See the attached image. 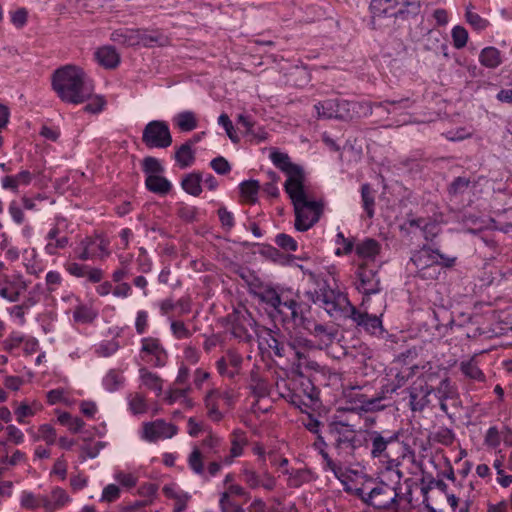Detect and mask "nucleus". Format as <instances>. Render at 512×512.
Returning <instances> with one entry per match:
<instances>
[{"label":"nucleus","instance_id":"nucleus-1","mask_svg":"<svg viewBox=\"0 0 512 512\" xmlns=\"http://www.w3.org/2000/svg\"><path fill=\"white\" fill-rule=\"evenodd\" d=\"M305 274L314 285L313 289L305 292L306 297L323 308L330 317L344 318L352 306L347 294L339 289L331 288L325 280L312 271H307Z\"/></svg>","mask_w":512,"mask_h":512},{"label":"nucleus","instance_id":"nucleus-2","mask_svg":"<svg viewBox=\"0 0 512 512\" xmlns=\"http://www.w3.org/2000/svg\"><path fill=\"white\" fill-rule=\"evenodd\" d=\"M360 308L361 310H358L352 305L344 318L351 319L358 327L371 335H383L382 316L386 308L385 298H378L374 304L370 297H363Z\"/></svg>","mask_w":512,"mask_h":512},{"label":"nucleus","instance_id":"nucleus-3","mask_svg":"<svg viewBox=\"0 0 512 512\" xmlns=\"http://www.w3.org/2000/svg\"><path fill=\"white\" fill-rule=\"evenodd\" d=\"M286 193L294 206L295 229L305 232L312 228L320 219L323 210L322 203L308 199L305 185Z\"/></svg>","mask_w":512,"mask_h":512},{"label":"nucleus","instance_id":"nucleus-4","mask_svg":"<svg viewBox=\"0 0 512 512\" xmlns=\"http://www.w3.org/2000/svg\"><path fill=\"white\" fill-rule=\"evenodd\" d=\"M94 92L93 80L82 68L66 65V102L72 104L85 103L87 97Z\"/></svg>","mask_w":512,"mask_h":512},{"label":"nucleus","instance_id":"nucleus-5","mask_svg":"<svg viewBox=\"0 0 512 512\" xmlns=\"http://www.w3.org/2000/svg\"><path fill=\"white\" fill-rule=\"evenodd\" d=\"M438 373L432 368L421 373L408 388L409 406L413 412H421L430 404V396L434 391V383Z\"/></svg>","mask_w":512,"mask_h":512},{"label":"nucleus","instance_id":"nucleus-6","mask_svg":"<svg viewBox=\"0 0 512 512\" xmlns=\"http://www.w3.org/2000/svg\"><path fill=\"white\" fill-rule=\"evenodd\" d=\"M329 431L339 454L352 455L361 445L357 431L351 424L343 421L333 422L329 426Z\"/></svg>","mask_w":512,"mask_h":512},{"label":"nucleus","instance_id":"nucleus-7","mask_svg":"<svg viewBox=\"0 0 512 512\" xmlns=\"http://www.w3.org/2000/svg\"><path fill=\"white\" fill-rule=\"evenodd\" d=\"M270 160L287 176L284 184L285 192L305 185V173L303 168L300 165L293 163L288 154L279 151H272L270 153Z\"/></svg>","mask_w":512,"mask_h":512},{"label":"nucleus","instance_id":"nucleus-8","mask_svg":"<svg viewBox=\"0 0 512 512\" xmlns=\"http://www.w3.org/2000/svg\"><path fill=\"white\" fill-rule=\"evenodd\" d=\"M240 478L250 489H264L265 491H273L276 488L277 480L267 469L261 471L248 462L242 464L240 470Z\"/></svg>","mask_w":512,"mask_h":512},{"label":"nucleus","instance_id":"nucleus-9","mask_svg":"<svg viewBox=\"0 0 512 512\" xmlns=\"http://www.w3.org/2000/svg\"><path fill=\"white\" fill-rule=\"evenodd\" d=\"M143 143L149 148H167L172 144V136L165 121L153 120L149 122L142 134Z\"/></svg>","mask_w":512,"mask_h":512},{"label":"nucleus","instance_id":"nucleus-10","mask_svg":"<svg viewBox=\"0 0 512 512\" xmlns=\"http://www.w3.org/2000/svg\"><path fill=\"white\" fill-rule=\"evenodd\" d=\"M370 443V454L374 459H388L390 458V450L395 445H399V432H394L388 436H384L382 432L370 431L368 433Z\"/></svg>","mask_w":512,"mask_h":512},{"label":"nucleus","instance_id":"nucleus-11","mask_svg":"<svg viewBox=\"0 0 512 512\" xmlns=\"http://www.w3.org/2000/svg\"><path fill=\"white\" fill-rule=\"evenodd\" d=\"M313 347L312 342L306 338L297 337L287 343V348L290 354L293 365L297 370L308 368L317 370L319 365L308 359V350Z\"/></svg>","mask_w":512,"mask_h":512},{"label":"nucleus","instance_id":"nucleus-12","mask_svg":"<svg viewBox=\"0 0 512 512\" xmlns=\"http://www.w3.org/2000/svg\"><path fill=\"white\" fill-rule=\"evenodd\" d=\"M139 355L144 362L153 367L165 366L168 358L167 351L162 346L160 340L154 337H145L141 339Z\"/></svg>","mask_w":512,"mask_h":512},{"label":"nucleus","instance_id":"nucleus-13","mask_svg":"<svg viewBox=\"0 0 512 512\" xmlns=\"http://www.w3.org/2000/svg\"><path fill=\"white\" fill-rule=\"evenodd\" d=\"M178 433V427L163 419L145 422L142 424L141 438L147 442L170 439Z\"/></svg>","mask_w":512,"mask_h":512},{"label":"nucleus","instance_id":"nucleus-14","mask_svg":"<svg viewBox=\"0 0 512 512\" xmlns=\"http://www.w3.org/2000/svg\"><path fill=\"white\" fill-rule=\"evenodd\" d=\"M398 493L396 489L387 485L380 484L373 488L366 496L362 495L363 500L375 509H388L394 503Z\"/></svg>","mask_w":512,"mask_h":512},{"label":"nucleus","instance_id":"nucleus-15","mask_svg":"<svg viewBox=\"0 0 512 512\" xmlns=\"http://www.w3.org/2000/svg\"><path fill=\"white\" fill-rule=\"evenodd\" d=\"M346 106L347 100L334 98L316 103L314 109L319 118L347 121L350 114L347 113Z\"/></svg>","mask_w":512,"mask_h":512},{"label":"nucleus","instance_id":"nucleus-16","mask_svg":"<svg viewBox=\"0 0 512 512\" xmlns=\"http://www.w3.org/2000/svg\"><path fill=\"white\" fill-rule=\"evenodd\" d=\"M357 277L359 279L357 289L360 293L363 294V297L371 298L372 294H377L380 292V279L377 276V272L368 269L366 264L359 265L357 270Z\"/></svg>","mask_w":512,"mask_h":512},{"label":"nucleus","instance_id":"nucleus-17","mask_svg":"<svg viewBox=\"0 0 512 512\" xmlns=\"http://www.w3.org/2000/svg\"><path fill=\"white\" fill-rule=\"evenodd\" d=\"M294 369L298 375L296 376L297 384L293 391L297 394L298 401L292 402V404L300 408L302 405L307 406L308 402L317 400V391L312 382L302 376L301 369L297 370L296 367Z\"/></svg>","mask_w":512,"mask_h":512},{"label":"nucleus","instance_id":"nucleus-18","mask_svg":"<svg viewBox=\"0 0 512 512\" xmlns=\"http://www.w3.org/2000/svg\"><path fill=\"white\" fill-rule=\"evenodd\" d=\"M125 38L123 42L128 45H143L146 47H152L155 44L162 45L165 41V37L155 31L131 30L127 32Z\"/></svg>","mask_w":512,"mask_h":512},{"label":"nucleus","instance_id":"nucleus-19","mask_svg":"<svg viewBox=\"0 0 512 512\" xmlns=\"http://www.w3.org/2000/svg\"><path fill=\"white\" fill-rule=\"evenodd\" d=\"M70 305L72 300L75 301V306L71 308L72 321L74 325H86L92 323L97 318V311L88 304L79 301L77 297H68Z\"/></svg>","mask_w":512,"mask_h":512},{"label":"nucleus","instance_id":"nucleus-20","mask_svg":"<svg viewBox=\"0 0 512 512\" xmlns=\"http://www.w3.org/2000/svg\"><path fill=\"white\" fill-rule=\"evenodd\" d=\"M444 259V256L438 251L432 250L429 247H423L412 255L411 262L419 271L428 266H432V264H441Z\"/></svg>","mask_w":512,"mask_h":512},{"label":"nucleus","instance_id":"nucleus-21","mask_svg":"<svg viewBox=\"0 0 512 512\" xmlns=\"http://www.w3.org/2000/svg\"><path fill=\"white\" fill-rule=\"evenodd\" d=\"M230 454L223 459L224 465H231L235 458L243 455L244 448L248 444L246 433L241 429H235L230 435Z\"/></svg>","mask_w":512,"mask_h":512},{"label":"nucleus","instance_id":"nucleus-22","mask_svg":"<svg viewBox=\"0 0 512 512\" xmlns=\"http://www.w3.org/2000/svg\"><path fill=\"white\" fill-rule=\"evenodd\" d=\"M299 303L293 298H289L281 293L280 305L276 307V311L283 316L284 319H291L294 323H303V316L299 313Z\"/></svg>","mask_w":512,"mask_h":512},{"label":"nucleus","instance_id":"nucleus-23","mask_svg":"<svg viewBox=\"0 0 512 512\" xmlns=\"http://www.w3.org/2000/svg\"><path fill=\"white\" fill-rule=\"evenodd\" d=\"M21 508L25 510L50 509L55 510L57 505L48 503V498L30 491H23L20 496Z\"/></svg>","mask_w":512,"mask_h":512},{"label":"nucleus","instance_id":"nucleus-24","mask_svg":"<svg viewBox=\"0 0 512 512\" xmlns=\"http://www.w3.org/2000/svg\"><path fill=\"white\" fill-rule=\"evenodd\" d=\"M140 386L144 387L160 396L163 392L164 380L155 372L150 371L146 367L139 368Z\"/></svg>","mask_w":512,"mask_h":512},{"label":"nucleus","instance_id":"nucleus-25","mask_svg":"<svg viewBox=\"0 0 512 512\" xmlns=\"http://www.w3.org/2000/svg\"><path fill=\"white\" fill-rule=\"evenodd\" d=\"M397 0H372L370 10L373 18L397 17L401 10H397Z\"/></svg>","mask_w":512,"mask_h":512},{"label":"nucleus","instance_id":"nucleus-26","mask_svg":"<svg viewBox=\"0 0 512 512\" xmlns=\"http://www.w3.org/2000/svg\"><path fill=\"white\" fill-rule=\"evenodd\" d=\"M382 397L368 398L365 394L355 393L350 398V403L354 404L353 410L363 412H375L384 409L381 404Z\"/></svg>","mask_w":512,"mask_h":512},{"label":"nucleus","instance_id":"nucleus-27","mask_svg":"<svg viewBox=\"0 0 512 512\" xmlns=\"http://www.w3.org/2000/svg\"><path fill=\"white\" fill-rule=\"evenodd\" d=\"M381 245L378 241L372 238H366L358 242L355 246V253L363 261H374L380 254Z\"/></svg>","mask_w":512,"mask_h":512},{"label":"nucleus","instance_id":"nucleus-28","mask_svg":"<svg viewBox=\"0 0 512 512\" xmlns=\"http://www.w3.org/2000/svg\"><path fill=\"white\" fill-rule=\"evenodd\" d=\"M220 397L221 391L217 388H212L207 392L204 398L207 415L209 419L214 422H219L223 418V412L220 410L219 406Z\"/></svg>","mask_w":512,"mask_h":512},{"label":"nucleus","instance_id":"nucleus-29","mask_svg":"<svg viewBox=\"0 0 512 512\" xmlns=\"http://www.w3.org/2000/svg\"><path fill=\"white\" fill-rule=\"evenodd\" d=\"M43 409V405L38 400L22 401L14 410L16 420L20 424L26 423V418L35 416Z\"/></svg>","mask_w":512,"mask_h":512},{"label":"nucleus","instance_id":"nucleus-30","mask_svg":"<svg viewBox=\"0 0 512 512\" xmlns=\"http://www.w3.org/2000/svg\"><path fill=\"white\" fill-rule=\"evenodd\" d=\"M94 245L104 247V240L100 238L85 237L75 249L76 257L80 260H88L98 255Z\"/></svg>","mask_w":512,"mask_h":512},{"label":"nucleus","instance_id":"nucleus-31","mask_svg":"<svg viewBox=\"0 0 512 512\" xmlns=\"http://www.w3.org/2000/svg\"><path fill=\"white\" fill-rule=\"evenodd\" d=\"M282 473L287 475V485L293 488H298L314 478L309 469H284Z\"/></svg>","mask_w":512,"mask_h":512},{"label":"nucleus","instance_id":"nucleus-32","mask_svg":"<svg viewBox=\"0 0 512 512\" xmlns=\"http://www.w3.org/2000/svg\"><path fill=\"white\" fill-rule=\"evenodd\" d=\"M373 107H375V104H372L371 102L347 100L346 110L347 113L350 114L347 121L371 116L373 113Z\"/></svg>","mask_w":512,"mask_h":512},{"label":"nucleus","instance_id":"nucleus-33","mask_svg":"<svg viewBox=\"0 0 512 512\" xmlns=\"http://www.w3.org/2000/svg\"><path fill=\"white\" fill-rule=\"evenodd\" d=\"M97 62L105 68H115L119 62L120 57L115 48L111 46H104L95 52Z\"/></svg>","mask_w":512,"mask_h":512},{"label":"nucleus","instance_id":"nucleus-34","mask_svg":"<svg viewBox=\"0 0 512 512\" xmlns=\"http://www.w3.org/2000/svg\"><path fill=\"white\" fill-rule=\"evenodd\" d=\"M145 186L150 192L158 195H166L172 189V183L162 174L146 177Z\"/></svg>","mask_w":512,"mask_h":512},{"label":"nucleus","instance_id":"nucleus-35","mask_svg":"<svg viewBox=\"0 0 512 512\" xmlns=\"http://www.w3.org/2000/svg\"><path fill=\"white\" fill-rule=\"evenodd\" d=\"M297 380L296 376L291 378H279L275 382V387L278 394L292 404V402L298 401L297 394L294 393Z\"/></svg>","mask_w":512,"mask_h":512},{"label":"nucleus","instance_id":"nucleus-36","mask_svg":"<svg viewBox=\"0 0 512 512\" xmlns=\"http://www.w3.org/2000/svg\"><path fill=\"white\" fill-rule=\"evenodd\" d=\"M203 180V175L200 172H191L186 174L182 181H181V187L182 189L192 195V196H199L202 192L201 183Z\"/></svg>","mask_w":512,"mask_h":512},{"label":"nucleus","instance_id":"nucleus-37","mask_svg":"<svg viewBox=\"0 0 512 512\" xmlns=\"http://www.w3.org/2000/svg\"><path fill=\"white\" fill-rule=\"evenodd\" d=\"M126 399L128 409L133 415L144 414L149 409L146 396L141 392H131Z\"/></svg>","mask_w":512,"mask_h":512},{"label":"nucleus","instance_id":"nucleus-38","mask_svg":"<svg viewBox=\"0 0 512 512\" xmlns=\"http://www.w3.org/2000/svg\"><path fill=\"white\" fill-rule=\"evenodd\" d=\"M311 335L318 338L320 342L325 345L331 344L336 337V330L329 328L326 325L313 323L312 326H305Z\"/></svg>","mask_w":512,"mask_h":512},{"label":"nucleus","instance_id":"nucleus-39","mask_svg":"<svg viewBox=\"0 0 512 512\" xmlns=\"http://www.w3.org/2000/svg\"><path fill=\"white\" fill-rule=\"evenodd\" d=\"M413 101L406 97L397 100H385L383 102L375 103V108L382 110L385 114H391L403 109H408L412 106Z\"/></svg>","mask_w":512,"mask_h":512},{"label":"nucleus","instance_id":"nucleus-40","mask_svg":"<svg viewBox=\"0 0 512 512\" xmlns=\"http://www.w3.org/2000/svg\"><path fill=\"white\" fill-rule=\"evenodd\" d=\"M32 180V175L29 171L23 170L14 176H5L2 178V187L4 189H10L14 192L17 191L21 185H28Z\"/></svg>","mask_w":512,"mask_h":512},{"label":"nucleus","instance_id":"nucleus-41","mask_svg":"<svg viewBox=\"0 0 512 512\" xmlns=\"http://www.w3.org/2000/svg\"><path fill=\"white\" fill-rule=\"evenodd\" d=\"M125 377L120 370L111 369L103 377L102 385L108 392H115L123 387Z\"/></svg>","mask_w":512,"mask_h":512},{"label":"nucleus","instance_id":"nucleus-42","mask_svg":"<svg viewBox=\"0 0 512 512\" xmlns=\"http://www.w3.org/2000/svg\"><path fill=\"white\" fill-rule=\"evenodd\" d=\"M409 225L410 227L421 229L426 240H432L440 231L439 225L435 221H429L423 218L410 220Z\"/></svg>","mask_w":512,"mask_h":512},{"label":"nucleus","instance_id":"nucleus-43","mask_svg":"<svg viewBox=\"0 0 512 512\" xmlns=\"http://www.w3.org/2000/svg\"><path fill=\"white\" fill-rule=\"evenodd\" d=\"M249 388L258 398H263L270 394V384L255 371L251 372Z\"/></svg>","mask_w":512,"mask_h":512},{"label":"nucleus","instance_id":"nucleus-44","mask_svg":"<svg viewBox=\"0 0 512 512\" xmlns=\"http://www.w3.org/2000/svg\"><path fill=\"white\" fill-rule=\"evenodd\" d=\"M175 160L182 169L190 167L195 161L192 143L186 142L181 145L175 152Z\"/></svg>","mask_w":512,"mask_h":512},{"label":"nucleus","instance_id":"nucleus-45","mask_svg":"<svg viewBox=\"0 0 512 512\" xmlns=\"http://www.w3.org/2000/svg\"><path fill=\"white\" fill-rule=\"evenodd\" d=\"M433 393L435 394V396L437 397V399L439 400V404H440V409L447 413L448 411V407H447V404H446V400L448 398H451L454 391L450 385V381L448 378H444L440 381L439 385L435 388L434 387V391Z\"/></svg>","mask_w":512,"mask_h":512},{"label":"nucleus","instance_id":"nucleus-46","mask_svg":"<svg viewBox=\"0 0 512 512\" xmlns=\"http://www.w3.org/2000/svg\"><path fill=\"white\" fill-rule=\"evenodd\" d=\"M479 61L487 68H496L502 63L500 51L495 47H486L481 51Z\"/></svg>","mask_w":512,"mask_h":512},{"label":"nucleus","instance_id":"nucleus-47","mask_svg":"<svg viewBox=\"0 0 512 512\" xmlns=\"http://www.w3.org/2000/svg\"><path fill=\"white\" fill-rule=\"evenodd\" d=\"M461 372L469 379L474 381L483 382L485 381V375L479 368L474 358H471L460 363Z\"/></svg>","mask_w":512,"mask_h":512},{"label":"nucleus","instance_id":"nucleus-48","mask_svg":"<svg viewBox=\"0 0 512 512\" xmlns=\"http://www.w3.org/2000/svg\"><path fill=\"white\" fill-rule=\"evenodd\" d=\"M60 229L53 227L47 234L46 252L50 255L58 254L64 247V239L60 236Z\"/></svg>","mask_w":512,"mask_h":512},{"label":"nucleus","instance_id":"nucleus-49","mask_svg":"<svg viewBox=\"0 0 512 512\" xmlns=\"http://www.w3.org/2000/svg\"><path fill=\"white\" fill-rule=\"evenodd\" d=\"M177 127L183 132H189L197 127V119L192 111H183L174 117Z\"/></svg>","mask_w":512,"mask_h":512},{"label":"nucleus","instance_id":"nucleus-50","mask_svg":"<svg viewBox=\"0 0 512 512\" xmlns=\"http://www.w3.org/2000/svg\"><path fill=\"white\" fill-rule=\"evenodd\" d=\"M85 102L87 103L83 110L89 114H99L107 105L105 97L103 95L94 94V92L87 97Z\"/></svg>","mask_w":512,"mask_h":512},{"label":"nucleus","instance_id":"nucleus-51","mask_svg":"<svg viewBox=\"0 0 512 512\" xmlns=\"http://www.w3.org/2000/svg\"><path fill=\"white\" fill-rule=\"evenodd\" d=\"M238 123H240L245 128V132L247 135L256 138L259 142L266 139V132L261 128L256 130L255 124L251 117L244 114H240L238 116Z\"/></svg>","mask_w":512,"mask_h":512},{"label":"nucleus","instance_id":"nucleus-52","mask_svg":"<svg viewBox=\"0 0 512 512\" xmlns=\"http://www.w3.org/2000/svg\"><path fill=\"white\" fill-rule=\"evenodd\" d=\"M362 206L369 218L374 216L375 197L369 184H363L361 187Z\"/></svg>","mask_w":512,"mask_h":512},{"label":"nucleus","instance_id":"nucleus-53","mask_svg":"<svg viewBox=\"0 0 512 512\" xmlns=\"http://www.w3.org/2000/svg\"><path fill=\"white\" fill-rule=\"evenodd\" d=\"M258 298L274 310L280 305L281 293L272 287H264L257 293Z\"/></svg>","mask_w":512,"mask_h":512},{"label":"nucleus","instance_id":"nucleus-54","mask_svg":"<svg viewBox=\"0 0 512 512\" xmlns=\"http://www.w3.org/2000/svg\"><path fill=\"white\" fill-rule=\"evenodd\" d=\"M223 439L214 435L209 434L202 441V448L207 455H217L222 449Z\"/></svg>","mask_w":512,"mask_h":512},{"label":"nucleus","instance_id":"nucleus-55","mask_svg":"<svg viewBox=\"0 0 512 512\" xmlns=\"http://www.w3.org/2000/svg\"><path fill=\"white\" fill-rule=\"evenodd\" d=\"M266 343L277 357H286L291 360L287 343L280 342L271 332L268 333Z\"/></svg>","mask_w":512,"mask_h":512},{"label":"nucleus","instance_id":"nucleus-56","mask_svg":"<svg viewBox=\"0 0 512 512\" xmlns=\"http://www.w3.org/2000/svg\"><path fill=\"white\" fill-rule=\"evenodd\" d=\"M260 189V183L257 180H247L240 184L241 194L248 201L254 203Z\"/></svg>","mask_w":512,"mask_h":512},{"label":"nucleus","instance_id":"nucleus-57","mask_svg":"<svg viewBox=\"0 0 512 512\" xmlns=\"http://www.w3.org/2000/svg\"><path fill=\"white\" fill-rule=\"evenodd\" d=\"M142 169L146 177L150 175H159L164 172V167L161 162L154 157L148 156L143 159Z\"/></svg>","mask_w":512,"mask_h":512},{"label":"nucleus","instance_id":"nucleus-58","mask_svg":"<svg viewBox=\"0 0 512 512\" xmlns=\"http://www.w3.org/2000/svg\"><path fill=\"white\" fill-rule=\"evenodd\" d=\"M24 338L25 336L22 333L18 331H12L2 342L3 350L12 353L14 350L23 345Z\"/></svg>","mask_w":512,"mask_h":512},{"label":"nucleus","instance_id":"nucleus-59","mask_svg":"<svg viewBox=\"0 0 512 512\" xmlns=\"http://www.w3.org/2000/svg\"><path fill=\"white\" fill-rule=\"evenodd\" d=\"M170 329L173 337L177 340L187 339L192 336V332L181 320L170 319Z\"/></svg>","mask_w":512,"mask_h":512},{"label":"nucleus","instance_id":"nucleus-60","mask_svg":"<svg viewBox=\"0 0 512 512\" xmlns=\"http://www.w3.org/2000/svg\"><path fill=\"white\" fill-rule=\"evenodd\" d=\"M190 469L197 475L204 474L203 455L198 448H194L188 457Z\"/></svg>","mask_w":512,"mask_h":512},{"label":"nucleus","instance_id":"nucleus-61","mask_svg":"<svg viewBox=\"0 0 512 512\" xmlns=\"http://www.w3.org/2000/svg\"><path fill=\"white\" fill-rule=\"evenodd\" d=\"M36 439L42 440L48 445H52L56 443L57 440L56 430L50 424H43L38 428Z\"/></svg>","mask_w":512,"mask_h":512},{"label":"nucleus","instance_id":"nucleus-62","mask_svg":"<svg viewBox=\"0 0 512 512\" xmlns=\"http://www.w3.org/2000/svg\"><path fill=\"white\" fill-rule=\"evenodd\" d=\"M465 17L467 22L476 30L482 31L484 30L489 22L482 18L479 14L472 11V6H468L466 8Z\"/></svg>","mask_w":512,"mask_h":512},{"label":"nucleus","instance_id":"nucleus-63","mask_svg":"<svg viewBox=\"0 0 512 512\" xmlns=\"http://www.w3.org/2000/svg\"><path fill=\"white\" fill-rule=\"evenodd\" d=\"M381 461L386 462V471L390 474L389 479L394 481L396 484H399L403 476L399 469L400 462L396 459H393L391 455L390 458L382 459Z\"/></svg>","mask_w":512,"mask_h":512},{"label":"nucleus","instance_id":"nucleus-64","mask_svg":"<svg viewBox=\"0 0 512 512\" xmlns=\"http://www.w3.org/2000/svg\"><path fill=\"white\" fill-rule=\"evenodd\" d=\"M275 243L283 250L295 252L298 249L297 241L288 234L280 233L275 237Z\"/></svg>","mask_w":512,"mask_h":512}]
</instances>
